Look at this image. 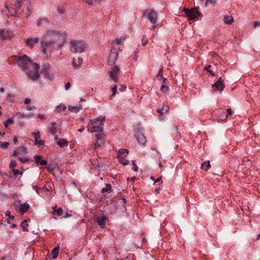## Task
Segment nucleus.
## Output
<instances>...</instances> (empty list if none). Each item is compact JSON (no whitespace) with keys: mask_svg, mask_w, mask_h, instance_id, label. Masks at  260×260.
Masks as SVG:
<instances>
[{"mask_svg":"<svg viewBox=\"0 0 260 260\" xmlns=\"http://www.w3.org/2000/svg\"><path fill=\"white\" fill-rule=\"evenodd\" d=\"M17 62L18 66L22 71L25 72L29 79L36 81L40 78L39 64L34 62L27 55L25 54L19 57Z\"/></svg>","mask_w":260,"mask_h":260,"instance_id":"nucleus-1","label":"nucleus"},{"mask_svg":"<svg viewBox=\"0 0 260 260\" xmlns=\"http://www.w3.org/2000/svg\"><path fill=\"white\" fill-rule=\"evenodd\" d=\"M105 119V117L100 116L94 120H90L88 124V131L91 133L102 132Z\"/></svg>","mask_w":260,"mask_h":260,"instance_id":"nucleus-2","label":"nucleus"},{"mask_svg":"<svg viewBox=\"0 0 260 260\" xmlns=\"http://www.w3.org/2000/svg\"><path fill=\"white\" fill-rule=\"evenodd\" d=\"M87 46V44L83 41L73 40L70 42V51L74 53L84 52Z\"/></svg>","mask_w":260,"mask_h":260,"instance_id":"nucleus-3","label":"nucleus"},{"mask_svg":"<svg viewBox=\"0 0 260 260\" xmlns=\"http://www.w3.org/2000/svg\"><path fill=\"white\" fill-rule=\"evenodd\" d=\"M30 4V0H14V4H12L13 7L10 9L9 8L8 6H6V7L8 11L10 13H13L14 11V14L13 15L15 17L18 16L17 14L22 5H27Z\"/></svg>","mask_w":260,"mask_h":260,"instance_id":"nucleus-4","label":"nucleus"},{"mask_svg":"<svg viewBox=\"0 0 260 260\" xmlns=\"http://www.w3.org/2000/svg\"><path fill=\"white\" fill-rule=\"evenodd\" d=\"M182 12H184L185 16L189 20H194L200 16L201 14L196 7H194L191 9H189L184 7Z\"/></svg>","mask_w":260,"mask_h":260,"instance_id":"nucleus-5","label":"nucleus"},{"mask_svg":"<svg viewBox=\"0 0 260 260\" xmlns=\"http://www.w3.org/2000/svg\"><path fill=\"white\" fill-rule=\"evenodd\" d=\"M118 56V52L117 49L112 47L111 50V52L109 55L108 63L109 65L112 66L116 62L117 60Z\"/></svg>","mask_w":260,"mask_h":260,"instance_id":"nucleus-6","label":"nucleus"},{"mask_svg":"<svg viewBox=\"0 0 260 260\" xmlns=\"http://www.w3.org/2000/svg\"><path fill=\"white\" fill-rule=\"evenodd\" d=\"M147 15L148 18L152 24H155L157 21L156 13L152 9H147L144 11V15Z\"/></svg>","mask_w":260,"mask_h":260,"instance_id":"nucleus-7","label":"nucleus"},{"mask_svg":"<svg viewBox=\"0 0 260 260\" xmlns=\"http://www.w3.org/2000/svg\"><path fill=\"white\" fill-rule=\"evenodd\" d=\"M120 69L117 66H114L111 70L109 72V76L115 82H117L118 81L117 77V74L119 72Z\"/></svg>","mask_w":260,"mask_h":260,"instance_id":"nucleus-8","label":"nucleus"},{"mask_svg":"<svg viewBox=\"0 0 260 260\" xmlns=\"http://www.w3.org/2000/svg\"><path fill=\"white\" fill-rule=\"evenodd\" d=\"M135 137L140 145L142 146L145 145L146 139L144 135L140 131H137L135 135Z\"/></svg>","mask_w":260,"mask_h":260,"instance_id":"nucleus-9","label":"nucleus"},{"mask_svg":"<svg viewBox=\"0 0 260 260\" xmlns=\"http://www.w3.org/2000/svg\"><path fill=\"white\" fill-rule=\"evenodd\" d=\"M50 68V67L49 64L44 65L42 68L41 73L44 75L45 78L52 81L54 79V76L53 75H49Z\"/></svg>","mask_w":260,"mask_h":260,"instance_id":"nucleus-10","label":"nucleus"},{"mask_svg":"<svg viewBox=\"0 0 260 260\" xmlns=\"http://www.w3.org/2000/svg\"><path fill=\"white\" fill-rule=\"evenodd\" d=\"M213 89L214 90L222 91L224 88V85L221 78L220 77L218 80L212 85Z\"/></svg>","mask_w":260,"mask_h":260,"instance_id":"nucleus-11","label":"nucleus"},{"mask_svg":"<svg viewBox=\"0 0 260 260\" xmlns=\"http://www.w3.org/2000/svg\"><path fill=\"white\" fill-rule=\"evenodd\" d=\"M55 42L54 40H50V41H42L41 42V47L42 48V52L44 54L47 53L46 48Z\"/></svg>","mask_w":260,"mask_h":260,"instance_id":"nucleus-12","label":"nucleus"},{"mask_svg":"<svg viewBox=\"0 0 260 260\" xmlns=\"http://www.w3.org/2000/svg\"><path fill=\"white\" fill-rule=\"evenodd\" d=\"M50 125L51 126L49 128V132L52 135L55 136V134L56 133V132H59L60 130V126L61 124L56 125V122L55 121H52L50 123Z\"/></svg>","mask_w":260,"mask_h":260,"instance_id":"nucleus-13","label":"nucleus"},{"mask_svg":"<svg viewBox=\"0 0 260 260\" xmlns=\"http://www.w3.org/2000/svg\"><path fill=\"white\" fill-rule=\"evenodd\" d=\"M54 140L56 142L57 145L60 147L63 148L64 146H67L69 144L68 141L66 139H60L57 135L54 136Z\"/></svg>","mask_w":260,"mask_h":260,"instance_id":"nucleus-14","label":"nucleus"},{"mask_svg":"<svg viewBox=\"0 0 260 260\" xmlns=\"http://www.w3.org/2000/svg\"><path fill=\"white\" fill-rule=\"evenodd\" d=\"M107 220V218L103 214L102 215L98 217L95 221L101 228L104 229L106 226V222Z\"/></svg>","mask_w":260,"mask_h":260,"instance_id":"nucleus-15","label":"nucleus"},{"mask_svg":"<svg viewBox=\"0 0 260 260\" xmlns=\"http://www.w3.org/2000/svg\"><path fill=\"white\" fill-rule=\"evenodd\" d=\"M32 135L34 136L35 144L38 146H43L45 144V141L41 140V135L38 131L37 133H33Z\"/></svg>","mask_w":260,"mask_h":260,"instance_id":"nucleus-16","label":"nucleus"},{"mask_svg":"<svg viewBox=\"0 0 260 260\" xmlns=\"http://www.w3.org/2000/svg\"><path fill=\"white\" fill-rule=\"evenodd\" d=\"M35 163L38 165L45 166L47 165V160L42 159V157L39 155H36L34 157Z\"/></svg>","mask_w":260,"mask_h":260,"instance_id":"nucleus-17","label":"nucleus"},{"mask_svg":"<svg viewBox=\"0 0 260 260\" xmlns=\"http://www.w3.org/2000/svg\"><path fill=\"white\" fill-rule=\"evenodd\" d=\"M39 39L38 38H30L26 40V44L27 46L32 48L35 44L38 43Z\"/></svg>","mask_w":260,"mask_h":260,"instance_id":"nucleus-18","label":"nucleus"},{"mask_svg":"<svg viewBox=\"0 0 260 260\" xmlns=\"http://www.w3.org/2000/svg\"><path fill=\"white\" fill-rule=\"evenodd\" d=\"M95 137L96 138V147H101L104 143V137L102 134H96Z\"/></svg>","mask_w":260,"mask_h":260,"instance_id":"nucleus-19","label":"nucleus"},{"mask_svg":"<svg viewBox=\"0 0 260 260\" xmlns=\"http://www.w3.org/2000/svg\"><path fill=\"white\" fill-rule=\"evenodd\" d=\"M11 32L6 29L0 30V38L3 40L8 39L11 38Z\"/></svg>","mask_w":260,"mask_h":260,"instance_id":"nucleus-20","label":"nucleus"},{"mask_svg":"<svg viewBox=\"0 0 260 260\" xmlns=\"http://www.w3.org/2000/svg\"><path fill=\"white\" fill-rule=\"evenodd\" d=\"M29 205L27 203H24L20 207L19 213L21 215L24 214L29 210Z\"/></svg>","mask_w":260,"mask_h":260,"instance_id":"nucleus-21","label":"nucleus"},{"mask_svg":"<svg viewBox=\"0 0 260 260\" xmlns=\"http://www.w3.org/2000/svg\"><path fill=\"white\" fill-rule=\"evenodd\" d=\"M82 108V106L80 105L79 106H69L68 107V110L73 113H78Z\"/></svg>","mask_w":260,"mask_h":260,"instance_id":"nucleus-22","label":"nucleus"},{"mask_svg":"<svg viewBox=\"0 0 260 260\" xmlns=\"http://www.w3.org/2000/svg\"><path fill=\"white\" fill-rule=\"evenodd\" d=\"M83 62V59L81 57H79L78 60L77 61V62H76L75 59H73V68L75 69H77L80 67V65L81 63H82Z\"/></svg>","mask_w":260,"mask_h":260,"instance_id":"nucleus-23","label":"nucleus"},{"mask_svg":"<svg viewBox=\"0 0 260 260\" xmlns=\"http://www.w3.org/2000/svg\"><path fill=\"white\" fill-rule=\"evenodd\" d=\"M169 109V107L168 105H164L160 108H158L157 110V112L160 114H162L164 113L168 112Z\"/></svg>","mask_w":260,"mask_h":260,"instance_id":"nucleus-24","label":"nucleus"},{"mask_svg":"<svg viewBox=\"0 0 260 260\" xmlns=\"http://www.w3.org/2000/svg\"><path fill=\"white\" fill-rule=\"evenodd\" d=\"M59 250V246L58 245L57 246L54 247L52 250L51 254H52V258L55 259L57 257Z\"/></svg>","mask_w":260,"mask_h":260,"instance_id":"nucleus-25","label":"nucleus"},{"mask_svg":"<svg viewBox=\"0 0 260 260\" xmlns=\"http://www.w3.org/2000/svg\"><path fill=\"white\" fill-rule=\"evenodd\" d=\"M128 153V150L127 149H120L118 153V156H123L126 157Z\"/></svg>","mask_w":260,"mask_h":260,"instance_id":"nucleus-26","label":"nucleus"},{"mask_svg":"<svg viewBox=\"0 0 260 260\" xmlns=\"http://www.w3.org/2000/svg\"><path fill=\"white\" fill-rule=\"evenodd\" d=\"M233 17L231 16H226L223 18V21L226 24H231L233 22Z\"/></svg>","mask_w":260,"mask_h":260,"instance_id":"nucleus-27","label":"nucleus"},{"mask_svg":"<svg viewBox=\"0 0 260 260\" xmlns=\"http://www.w3.org/2000/svg\"><path fill=\"white\" fill-rule=\"evenodd\" d=\"M163 69L161 68L159 69L158 74H157V79L159 80H162L163 82L165 83L167 79L163 78Z\"/></svg>","mask_w":260,"mask_h":260,"instance_id":"nucleus-28","label":"nucleus"},{"mask_svg":"<svg viewBox=\"0 0 260 260\" xmlns=\"http://www.w3.org/2000/svg\"><path fill=\"white\" fill-rule=\"evenodd\" d=\"M210 167L211 165L209 160L206 161L201 165V168L205 171H207L209 169V168H210Z\"/></svg>","mask_w":260,"mask_h":260,"instance_id":"nucleus-29","label":"nucleus"},{"mask_svg":"<svg viewBox=\"0 0 260 260\" xmlns=\"http://www.w3.org/2000/svg\"><path fill=\"white\" fill-rule=\"evenodd\" d=\"M118 159L120 163L122 164L124 166H126L129 164V160L127 159H125V157H123V156H117Z\"/></svg>","mask_w":260,"mask_h":260,"instance_id":"nucleus-30","label":"nucleus"},{"mask_svg":"<svg viewBox=\"0 0 260 260\" xmlns=\"http://www.w3.org/2000/svg\"><path fill=\"white\" fill-rule=\"evenodd\" d=\"M118 159L120 163L122 164L124 166H126L129 164V160L127 159H125V157H123V156H117Z\"/></svg>","mask_w":260,"mask_h":260,"instance_id":"nucleus-31","label":"nucleus"},{"mask_svg":"<svg viewBox=\"0 0 260 260\" xmlns=\"http://www.w3.org/2000/svg\"><path fill=\"white\" fill-rule=\"evenodd\" d=\"M63 210L61 208H59L56 210L53 211L52 214L54 215H57L58 216H61L63 214Z\"/></svg>","mask_w":260,"mask_h":260,"instance_id":"nucleus-32","label":"nucleus"},{"mask_svg":"<svg viewBox=\"0 0 260 260\" xmlns=\"http://www.w3.org/2000/svg\"><path fill=\"white\" fill-rule=\"evenodd\" d=\"M28 221H30V219H28L27 220H24L21 224V226L23 231H28V229H27V227L28 226Z\"/></svg>","mask_w":260,"mask_h":260,"instance_id":"nucleus-33","label":"nucleus"},{"mask_svg":"<svg viewBox=\"0 0 260 260\" xmlns=\"http://www.w3.org/2000/svg\"><path fill=\"white\" fill-rule=\"evenodd\" d=\"M59 34H60L58 31L50 29L47 32V36L52 37V36H58Z\"/></svg>","mask_w":260,"mask_h":260,"instance_id":"nucleus-34","label":"nucleus"},{"mask_svg":"<svg viewBox=\"0 0 260 260\" xmlns=\"http://www.w3.org/2000/svg\"><path fill=\"white\" fill-rule=\"evenodd\" d=\"M111 189V185L109 183H107L106 185V187L103 188L102 189V191L101 192L102 193H105L106 192H107L109 190H110Z\"/></svg>","mask_w":260,"mask_h":260,"instance_id":"nucleus-35","label":"nucleus"},{"mask_svg":"<svg viewBox=\"0 0 260 260\" xmlns=\"http://www.w3.org/2000/svg\"><path fill=\"white\" fill-rule=\"evenodd\" d=\"M211 67V66L210 65H208L204 67V70L208 71L212 76H215V75L213 71L210 70Z\"/></svg>","mask_w":260,"mask_h":260,"instance_id":"nucleus-36","label":"nucleus"},{"mask_svg":"<svg viewBox=\"0 0 260 260\" xmlns=\"http://www.w3.org/2000/svg\"><path fill=\"white\" fill-rule=\"evenodd\" d=\"M17 166V162L15 160H11L10 163L9 164V168L12 169H14V168L16 167Z\"/></svg>","mask_w":260,"mask_h":260,"instance_id":"nucleus-37","label":"nucleus"},{"mask_svg":"<svg viewBox=\"0 0 260 260\" xmlns=\"http://www.w3.org/2000/svg\"><path fill=\"white\" fill-rule=\"evenodd\" d=\"M169 89V87L165 85H161V86L160 87V90L161 91V92H162L164 93H166V92H168Z\"/></svg>","mask_w":260,"mask_h":260,"instance_id":"nucleus-38","label":"nucleus"},{"mask_svg":"<svg viewBox=\"0 0 260 260\" xmlns=\"http://www.w3.org/2000/svg\"><path fill=\"white\" fill-rule=\"evenodd\" d=\"M14 123V120L11 118H8L7 121L5 122V126L7 128L9 124H13Z\"/></svg>","mask_w":260,"mask_h":260,"instance_id":"nucleus-39","label":"nucleus"},{"mask_svg":"<svg viewBox=\"0 0 260 260\" xmlns=\"http://www.w3.org/2000/svg\"><path fill=\"white\" fill-rule=\"evenodd\" d=\"M12 171L15 176L22 174V172H20L18 169H12Z\"/></svg>","mask_w":260,"mask_h":260,"instance_id":"nucleus-40","label":"nucleus"},{"mask_svg":"<svg viewBox=\"0 0 260 260\" xmlns=\"http://www.w3.org/2000/svg\"><path fill=\"white\" fill-rule=\"evenodd\" d=\"M17 115L18 116L19 118H23L25 117H29L30 114L29 115H26L24 113H18L17 114Z\"/></svg>","mask_w":260,"mask_h":260,"instance_id":"nucleus-41","label":"nucleus"},{"mask_svg":"<svg viewBox=\"0 0 260 260\" xmlns=\"http://www.w3.org/2000/svg\"><path fill=\"white\" fill-rule=\"evenodd\" d=\"M5 214L6 216H8L9 217V218L11 220H13L14 219L15 217L14 216H11V212L9 210H7L5 213Z\"/></svg>","mask_w":260,"mask_h":260,"instance_id":"nucleus-42","label":"nucleus"},{"mask_svg":"<svg viewBox=\"0 0 260 260\" xmlns=\"http://www.w3.org/2000/svg\"><path fill=\"white\" fill-rule=\"evenodd\" d=\"M9 145V143L7 142H3L0 145L1 148H4L6 149L8 148V146Z\"/></svg>","mask_w":260,"mask_h":260,"instance_id":"nucleus-43","label":"nucleus"},{"mask_svg":"<svg viewBox=\"0 0 260 260\" xmlns=\"http://www.w3.org/2000/svg\"><path fill=\"white\" fill-rule=\"evenodd\" d=\"M18 158L23 164L26 163L29 160V159L26 157H18Z\"/></svg>","mask_w":260,"mask_h":260,"instance_id":"nucleus-44","label":"nucleus"},{"mask_svg":"<svg viewBox=\"0 0 260 260\" xmlns=\"http://www.w3.org/2000/svg\"><path fill=\"white\" fill-rule=\"evenodd\" d=\"M133 167L132 169L135 172H137L138 170V167L134 161H133Z\"/></svg>","mask_w":260,"mask_h":260,"instance_id":"nucleus-45","label":"nucleus"},{"mask_svg":"<svg viewBox=\"0 0 260 260\" xmlns=\"http://www.w3.org/2000/svg\"><path fill=\"white\" fill-rule=\"evenodd\" d=\"M17 149H21L22 152L24 153V154H26L27 153V148L26 147H24V146H22L21 147H17L16 148Z\"/></svg>","mask_w":260,"mask_h":260,"instance_id":"nucleus-46","label":"nucleus"},{"mask_svg":"<svg viewBox=\"0 0 260 260\" xmlns=\"http://www.w3.org/2000/svg\"><path fill=\"white\" fill-rule=\"evenodd\" d=\"M117 85H115L112 88V96H113L115 95L116 94V92L117 91Z\"/></svg>","mask_w":260,"mask_h":260,"instance_id":"nucleus-47","label":"nucleus"},{"mask_svg":"<svg viewBox=\"0 0 260 260\" xmlns=\"http://www.w3.org/2000/svg\"><path fill=\"white\" fill-rule=\"evenodd\" d=\"M226 112H227V114L225 115V118H224V120H225L226 118V117H227L228 115H232L233 114V113H234L231 109H226Z\"/></svg>","mask_w":260,"mask_h":260,"instance_id":"nucleus-48","label":"nucleus"},{"mask_svg":"<svg viewBox=\"0 0 260 260\" xmlns=\"http://www.w3.org/2000/svg\"><path fill=\"white\" fill-rule=\"evenodd\" d=\"M61 109L63 110H66L67 107L65 105H63L62 106L61 105H59V106H57V107H56V110L58 111L60 110Z\"/></svg>","mask_w":260,"mask_h":260,"instance_id":"nucleus-49","label":"nucleus"},{"mask_svg":"<svg viewBox=\"0 0 260 260\" xmlns=\"http://www.w3.org/2000/svg\"><path fill=\"white\" fill-rule=\"evenodd\" d=\"M147 41H148L147 38L146 37H145V36H143V38L142 39V45L143 46H145L146 44Z\"/></svg>","mask_w":260,"mask_h":260,"instance_id":"nucleus-50","label":"nucleus"},{"mask_svg":"<svg viewBox=\"0 0 260 260\" xmlns=\"http://www.w3.org/2000/svg\"><path fill=\"white\" fill-rule=\"evenodd\" d=\"M93 165H96L98 168H102L103 166V164L102 162H99L98 160L97 162H95L94 164H93Z\"/></svg>","mask_w":260,"mask_h":260,"instance_id":"nucleus-51","label":"nucleus"},{"mask_svg":"<svg viewBox=\"0 0 260 260\" xmlns=\"http://www.w3.org/2000/svg\"><path fill=\"white\" fill-rule=\"evenodd\" d=\"M126 86L125 84H122L121 85L120 87H119V89L120 91H124L126 89Z\"/></svg>","mask_w":260,"mask_h":260,"instance_id":"nucleus-52","label":"nucleus"},{"mask_svg":"<svg viewBox=\"0 0 260 260\" xmlns=\"http://www.w3.org/2000/svg\"><path fill=\"white\" fill-rule=\"evenodd\" d=\"M38 118H40V119H43L44 120H46V118L45 117V116L44 115L42 114H38Z\"/></svg>","mask_w":260,"mask_h":260,"instance_id":"nucleus-53","label":"nucleus"},{"mask_svg":"<svg viewBox=\"0 0 260 260\" xmlns=\"http://www.w3.org/2000/svg\"><path fill=\"white\" fill-rule=\"evenodd\" d=\"M42 23H43V22H42V18H39L37 21V25L38 26H40Z\"/></svg>","mask_w":260,"mask_h":260,"instance_id":"nucleus-54","label":"nucleus"},{"mask_svg":"<svg viewBox=\"0 0 260 260\" xmlns=\"http://www.w3.org/2000/svg\"><path fill=\"white\" fill-rule=\"evenodd\" d=\"M113 43H116L117 45H120L121 43V41L120 39H116L113 41Z\"/></svg>","mask_w":260,"mask_h":260,"instance_id":"nucleus-55","label":"nucleus"},{"mask_svg":"<svg viewBox=\"0 0 260 260\" xmlns=\"http://www.w3.org/2000/svg\"><path fill=\"white\" fill-rule=\"evenodd\" d=\"M17 150L18 149H17L16 148L15 150L13 151V153H12L13 156H17L19 154V153L17 151Z\"/></svg>","mask_w":260,"mask_h":260,"instance_id":"nucleus-56","label":"nucleus"},{"mask_svg":"<svg viewBox=\"0 0 260 260\" xmlns=\"http://www.w3.org/2000/svg\"><path fill=\"white\" fill-rule=\"evenodd\" d=\"M30 102H31L30 99H29L28 98H26L24 100V104L26 105H28V104H30Z\"/></svg>","mask_w":260,"mask_h":260,"instance_id":"nucleus-57","label":"nucleus"},{"mask_svg":"<svg viewBox=\"0 0 260 260\" xmlns=\"http://www.w3.org/2000/svg\"><path fill=\"white\" fill-rule=\"evenodd\" d=\"M71 87V84L69 82H68L65 85V89L66 90H69Z\"/></svg>","mask_w":260,"mask_h":260,"instance_id":"nucleus-58","label":"nucleus"},{"mask_svg":"<svg viewBox=\"0 0 260 260\" xmlns=\"http://www.w3.org/2000/svg\"><path fill=\"white\" fill-rule=\"evenodd\" d=\"M35 109H36V108H35V107H34V106H32V107H31V106H27L26 107V109H27V110H28V111H30V110H32Z\"/></svg>","mask_w":260,"mask_h":260,"instance_id":"nucleus-59","label":"nucleus"},{"mask_svg":"<svg viewBox=\"0 0 260 260\" xmlns=\"http://www.w3.org/2000/svg\"><path fill=\"white\" fill-rule=\"evenodd\" d=\"M161 179H162V177L161 176L159 177V178H158L157 179H156L155 180V183L159 182L160 181H161V183H162L163 182L161 180Z\"/></svg>","mask_w":260,"mask_h":260,"instance_id":"nucleus-60","label":"nucleus"},{"mask_svg":"<svg viewBox=\"0 0 260 260\" xmlns=\"http://www.w3.org/2000/svg\"><path fill=\"white\" fill-rule=\"evenodd\" d=\"M83 1L86 2L89 5H92L93 0H82Z\"/></svg>","mask_w":260,"mask_h":260,"instance_id":"nucleus-61","label":"nucleus"},{"mask_svg":"<svg viewBox=\"0 0 260 260\" xmlns=\"http://www.w3.org/2000/svg\"><path fill=\"white\" fill-rule=\"evenodd\" d=\"M72 216L71 214L68 213V212L66 213L65 215L62 217L64 218H67Z\"/></svg>","mask_w":260,"mask_h":260,"instance_id":"nucleus-62","label":"nucleus"},{"mask_svg":"<svg viewBox=\"0 0 260 260\" xmlns=\"http://www.w3.org/2000/svg\"><path fill=\"white\" fill-rule=\"evenodd\" d=\"M138 54H137V52L135 53V55H134V60L135 61H136L138 59Z\"/></svg>","mask_w":260,"mask_h":260,"instance_id":"nucleus-63","label":"nucleus"},{"mask_svg":"<svg viewBox=\"0 0 260 260\" xmlns=\"http://www.w3.org/2000/svg\"><path fill=\"white\" fill-rule=\"evenodd\" d=\"M260 25V22L258 21H255L254 23V27H256L257 25Z\"/></svg>","mask_w":260,"mask_h":260,"instance_id":"nucleus-64","label":"nucleus"}]
</instances>
